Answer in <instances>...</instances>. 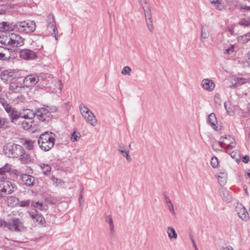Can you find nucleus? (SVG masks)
<instances>
[{"label":"nucleus","instance_id":"f257e3e1","mask_svg":"<svg viewBox=\"0 0 250 250\" xmlns=\"http://www.w3.org/2000/svg\"><path fill=\"white\" fill-rule=\"evenodd\" d=\"M1 29L5 31L16 30L21 33H29L34 32L36 29V23L32 21H22L15 24L10 25L8 23H0Z\"/></svg>","mask_w":250,"mask_h":250},{"label":"nucleus","instance_id":"f03ea898","mask_svg":"<svg viewBox=\"0 0 250 250\" xmlns=\"http://www.w3.org/2000/svg\"><path fill=\"white\" fill-rule=\"evenodd\" d=\"M6 152L13 158H19L22 163L31 161L29 155L25 153L22 147L15 144H8L6 146Z\"/></svg>","mask_w":250,"mask_h":250},{"label":"nucleus","instance_id":"7ed1b4c3","mask_svg":"<svg viewBox=\"0 0 250 250\" xmlns=\"http://www.w3.org/2000/svg\"><path fill=\"white\" fill-rule=\"evenodd\" d=\"M54 135L52 132H45L42 133L39 140L38 144L40 147L44 151L49 150L54 145Z\"/></svg>","mask_w":250,"mask_h":250},{"label":"nucleus","instance_id":"20e7f679","mask_svg":"<svg viewBox=\"0 0 250 250\" xmlns=\"http://www.w3.org/2000/svg\"><path fill=\"white\" fill-rule=\"evenodd\" d=\"M80 110L83 119L90 125L95 126L97 124V120L94 113L84 104H80Z\"/></svg>","mask_w":250,"mask_h":250},{"label":"nucleus","instance_id":"39448f33","mask_svg":"<svg viewBox=\"0 0 250 250\" xmlns=\"http://www.w3.org/2000/svg\"><path fill=\"white\" fill-rule=\"evenodd\" d=\"M18 71L17 70L8 69L0 73V79L4 83H11L18 78Z\"/></svg>","mask_w":250,"mask_h":250},{"label":"nucleus","instance_id":"423d86ee","mask_svg":"<svg viewBox=\"0 0 250 250\" xmlns=\"http://www.w3.org/2000/svg\"><path fill=\"white\" fill-rule=\"evenodd\" d=\"M0 104L4 107L5 111L8 113L12 122L14 123V121L15 120L21 117V112L19 113L17 111L15 108L10 105L4 99H0Z\"/></svg>","mask_w":250,"mask_h":250},{"label":"nucleus","instance_id":"0eeeda50","mask_svg":"<svg viewBox=\"0 0 250 250\" xmlns=\"http://www.w3.org/2000/svg\"><path fill=\"white\" fill-rule=\"evenodd\" d=\"M14 186L13 184L7 181L0 182V198L10 194L14 191Z\"/></svg>","mask_w":250,"mask_h":250},{"label":"nucleus","instance_id":"6e6552de","mask_svg":"<svg viewBox=\"0 0 250 250\" xmlns=\"http://www.w3.org/2000/svg\"><path fill=\"white\" fill-rule=\"evenodd\" d=\"M25 229L23 223L19 218L13 217L10 220L9 230L14 231H23Z\"/></svg>","mask_w":250,"mask_h":250},{"label":"nucleus","instance_id":"1a4fd4ad","mask_svg":"<svg viewBox=\"0 0 250 250\" xmlns=\"http://www.w3.org/2000/svg\"><path fill=\"white\" fill-rule=\"evenodd\" d=\"M36 115L42 121H48L51 119V112L48 107L39 108L36 111Z\"/></svg>","mask_w":250,"mask_h":250},{"label":"nucleus","instance_id":"9d476101","mask_svg":"<svg viewBox=\"0 0 250 250\" xmlns=\"http://www.w3.org/2000/svg\"><path fill=\"white\" fill-rule=\"evenodd\" d=\"M48 87L51 89V91L54 93H61L63 87V84L61 81L57 79H52L50 83H48Z\"/></svg>","mask_w":250,"mask_h":250},{"label":"nucleus","instance_id":"9b49d317","mask_svg":"<svg viewBox=\"0 0 250 250\" xmlns=\"http://www.w3.org/2000/svg\"><path fill=\"white\" fill-rule=\"evenodd\" d=\"M221 139L222 140L219 143L222 147H225V146H227L228 148H230L235 147V143L234 139L230 135L222 136Z\"/></svg>","mask_w":250,"mask_h":250},{"label":"nucleus","instance_id":"f8f14e48","mask_svg":"<svg viewBox=\"0 0 250 250\" xmlns=\"http://www.w3.org/2000/svg\"><path fill=\"white\" fill-rule=\"evenodd\" d=\"M10 45L13 47L21 46L24 44L23 39L20 35L10 33Z\"/></svg>","mask_w":250,"mask_h":250},{"label":"nucleus","instance_id":"ddd939ff","mask_svg":"<svg viewBox=\"0 0 250 250\" xmlns=\"http://www.w3.org/2000/svg\"><path fill=\"white\" fill-rule=\"evenodd\" d=\"M20 56L21 58L25 60H33L37 57L35 52L27 49L21 50L20 52Z\"/></svg>","mask_w":250,"mask_h":250},{"label":"nucleus","instance_id":"4468645a","mask_svg":"<svg viewBox=\"0 0 250 250\" xmlns=\"http://www.w3.org/2000/svg\"><path fill=\"white\" fill-rule=\"evenodd\" d=\"M236 211L239 217L242 220L247 221L249 219V214L246 208L242 205H238L236 207Z\"/></svg>","mask_w":250,"mask_h":250},{"label":"nucleus","instance_id":"2eb2a0df","mask_svg":"<svg viewBox=\"0 0 250 250\" xmlns=\"http://www.w3.org/2000/svg\"><path fill=\"white\" fill-rule=\"evenodd\" d=\"M28 213L31 217L34 222L38 224H43L45 221L43 215L40 213L37 209H35L34 211H28Z\"/></svg>","mask_w":250,"mask_h":250},{"label":"nucleus","instance_id":"dca6fc26","mask_svg":"<svg viewBox=\"0 0 250 250\" xmlns=\"http://www.w3.org/2000/svg\"><path fill=\"white\" fill-rule=\"evenodd\" d=\"M13 50L3 46H0V60L7 61L9 60L12 56Z\"/></svg>","mask_w":250,"mask_h":250},{"label":"nucleus","instance_id":"f3484780","mask_svg":"<svg viewBox=\"0 0 250 250\" xmlns=\"http://www.w3.org/2000/svg\"><path fill=\"white\" fill-rule=\"evenodd\" d=\"M39 81V77L35 75H29L27 76L23 81L25 86L29 87L37 84Z\"/></svg>","mask_w":250,"mask_h":250},{"label":"nucleus","instance_id":"a211bd4d","mask_svg":"<svg viewBox=\"0 0 250 250\" xmlns=\"http://www.w3.org/2000/svg\"><path fill=\"white\" fill-rule=\"evenodd\" d=\"M17 79L10 83L9 89L14 92H20L23 89L22 83L18 82Z\"/></svg>","mask_w":250,"mask_h":250},{"label":"nucleus","instance_id":"6ab92c4d","mask_svg":"<svg viewBox=\"0 0 250 250\" xmlns=\"http://www.w3.org/2000/svg\"><path fill=\"white\" fill-rule=\"evenodd\" d=\"M202 87L208 91H212L215 87L214 83L208 79H203L201 83Z\"/></svg>","mask_w":250,"mask_h":250},{"label":"nucleus","instance_id":"aec40b11","mask_svg":"<svg viewBox=\"0 0 250 250\" xmlns=\"http://www.w3.org/2000/svg\"><path fill=\"white\" fill-rule=\"evenodd\" d=\"M31 206L32 208L37 209V208L41 211H46L48 209L47 204L43 202H39L36 200L31 201Z\"/></svg>","mask_w":250,"mask_h":250},{"label":"nucleus","instance_id":"412c9836","mask_svg":"<svg viewBox=\"0 0 250 250\" xmlns=\"http://www.w3.org/2000/svg\"><path fill=\"white\" fill-rule=\"evenodd\" d=\"M21 179L24 184L29 186L33 185L35 181L34 177L26 174H22Z\"/></svg>","mask_w":250,"mask_h":250},{"label":"nucleus","instance_id":"4be33fe9","mask_svg":"<svg viewBox=\"0 0 250 250\" xmlns=\"http://www.w3.org/2000/svg\"><path fill=\"white\" fill-rule=\"evenodd\" d=\"M247 82L246 79L243 78H235L231 80V85L230 87L235 88L238 87Z\"/></svg>","mask_w":250,"mask_h":250},{"label":"nucleus","instance_id":"5701e85b","mask_svg":"<svg viewBox=\"0 0 250 250\" xmlns=\"http://www.w3.org/2000/svg\"><path fill=\"white\" fill-rule=\"evenodd\" d=\"M47 20H48V25H47V29L51 32L52 30V31H56L58 30L56 25V22L55 21L54 17L52 15H49L47 17Z\"/></svg>","mask_w":250,"mask_h":250},{"label":"nucleus","instance_id":"b1692460","mask_svg":"<svg viewBox=\"0 0 250 250\" xmlns=\"http://www.w3.org/2000/svg\"><path fill=\"white\" fill-rule=\"evenodd\" d=\"M146 21L147 26V27L149 31H152L153 29V25L152 23V18L151 11H149L146 12H144Z\"/></svg>","mask_w":250,"mask_h":250},{"label":"nucleus","instance_id":"393cba45","mask_svg":"<svg viewBox=\"0 0 250 250\" xmlns=\"http://www.w3.org/2000/svg\"><path fill=\"white\" fill-rule=\"evenodd\" d=\"M35 114L36 113L33 110L30 109H24L21 112V117L24 119H32L35 117Z\"/></svg>","mask_w":250,"mask_h":250},{"label":"nucleus","instance_id":"a878e982","mask_svg":"<svg viewBox=\"0 0 250 250\" xmlns=\"http://www.w3.org/2000/svg\"><path fill=\"white\" fill-rule=\"evenodd\" d=\"M10 33H3L0 35V43L4 45H10Z\"/></svg>","mask_w":250,"mask_h":250},{"label":"nucleus","instance_id":"bb28decb","mask_svg":"<svg viewBox=\"0 0 250 250\" xmlns=\"http://www.w3.org/2000/svg\"><path fill=\"white\" fill-rule=\"evenodd\" d=\"M208 123L214 129L217 128V121L215 114L214 113H210L208 117Z\"/></svg>","mask_w":250,"mask_h":250},{"label":"nucleus","instance_id":"cd10ccee","mask_svg":"<svg viewBox=\"0 0 250 250\" xmlns=\"http://www.w3.org/2000/svg\"><path fill=\"white\" fill-rule=\"evenodd\" d=\"M221 195L223 200L226 202H230L232 200V196L230 194L229 190L226 188H222Z\"/></svg>","mask_w":250,"mask_h":250},{"label":"nucleus","instance_id":"c85d7f7f","mask_svg":"<svg viewBox=\"0 0 250 250\" xmlns=\"http://www.w3.org/2000/svg\"><path fill=\"white\" fill-rule=\"evenodd\" d=\"M224 106L229 115L232 116L234 114L235 111V107L234 105H231L230 102L228 101L225 103Z\"/></svg>","mask_w":250,"mask_h":250},{"label":"nucleus","instance_id":"c756f323","mask_svg":"<svg viewBox=\"0 0 250 250\" xmlns=\"http://www.w3.org/2000/svg\"><path fill=\"white\" fill-rule=\"evenodd\" d=\"M167 233L169 239H176L177 238V234L175 229L171 226H169L167 229Z\"/></svg>","mask_w":250,"mask_h":250},{"label":"nucleus","instance_id":"7c9ffc66","mask_svg":"<svg viewBox=\"0 0 250 250\" xmlns=\"http://www.w3.org/2000/svg\"><path fill=\"white\" fill-rule=\"evenodd\" d=\"M209 36V32L208 30L205 27H202L201 29L200 40L202 42H205V40L208 38Z\"/></svg>","mask_w":250,"mask_h":250},{"label":"nucleus","instance_id":"2f4dec72","mask_svg":"<svg viewBox=\"0 0 250 250\" xmlns=\"http://www.w3.org/2000/svg\"><path fill=\"white\" fill-rule=\"evenodd\" d=\"M11 170V165L6 164L2 167L0 168V175H1V178L4 179V175Z\"/></svg>","mask_w":250,"mask_h":250},{"label":"nucleus","instance_id":"473e14b6","mask_svg":"<svg viewBox=\"0 0 250 250\" xmlns=\"http://www.w3.org/2000/svg\"><path fill=\"white\" fill-rule=\"evenodd\" d=\"M144 9V12L151 11V8L149 3L147 0H139Z\"/></svg>","mask_w":250,"mask_h":250},{"label":"nucleus","instance_id":"72a5a7b5","mask_svg":"<svg viewBox=\"0 0 250 250\" xmlns=\"http://www.w3.org/2000/svg\"><path fill=\"white\" fill-rule=\"evenodd\" d=\"M250 40V32L238 37V41L242 43H246Z\"/></svg>","mask_w":250,"mask_h":250},{"label":"nucleus","instance_id":"f704fd0d","mask_svg":"<svg viewBox=\"0 0 250 250\" xmlns=\"http://www.w3.org/2000/svg\"><path fill=\"white\" fill-rule=\"evenodd\" d=\"M123 156L126 158V159L128 162H130L132 161V158L129 155V149L125 150H120L119 151Z\"/></svg>","mask_w":250,"mask_h":250},{"label":"nucleus","instance_id":"c9c22d12","mask_svg":"<svg viewBox=\"0 0 250 250\" xmlns=\"http://www.w3.org/2000/svg\"><path fill=\"white\" fill-rule=\"evenodd\" d=\"M165 199H166V202L168 208L169 210H170V211L171 212L172 214H175V212L174 206H173L170 199L167 196H166Z\"/></svg>","mask_w":250,"mask_h":250},{"label":"nucleus","instance_id":"e433bc0d","mask_svg":"<svg viewBox=\"0 0 250 250\" xmlns=\"http://www.w3.org/2000/svg\"><path fill=\"white\" fill-rule=\"evenodd\" d=\"M40 167L42 170V173L45 175L48 174L51 171V167L48 165L42 164L41 165Z\"/></svg>","mask_w":250,"mask_h":250},{"label":"nucleus","instance_id":"4c0bfd02","mask_svg":"<svg viewBox=\"0 0 250 250\" xmlns=\"http://www.w3.org/2000/svg\"><path fill=\"white\" fill-rule=\"evenodd\" d=\"M214 102L216 107H219L222 104V100L219 94H216L214 96Z\"/></svg>","mask_w":250,"mask_h":250},{"label":"nucleus","instance_id":"58836bf2","mask_svg":"<svg viewBox=\"0 0 250 250\" xmlns=\"http://www.w3.org/2000/svg\"><path fill=\"white\" fill-rule=\"evenodd\" d=\"M227 174L225 171L220 172V175L218 176V181L221 184L224 183L225 182L226 179L227 178Z\"/></svg>","mask_w":250,"mask_h":250},{"label":"nucleus","instance_id":"ea45409f","mask_svg":"<svg viewBox=\"0 0 250 250\" xmlns=\"http://www.w3.org/2000/svg\"><path fill=\"white\" fill-rule=\"evenodd\" d=\"M228 6H229V9H231L236 7L238 4V2L237 0H231L228 2Z\"/></svg>","mask_w":250,"mask_h":250},{"label":"nucleus","instance_id":"a19ab883","mask_svg":"<svg viewBox=\"0 0 250 250\" xmlns=\"http://www.w3.org/2000/svg\"><path fill=\"white\" fill-rule=\"evenodd\" d=\"M234 45H231L228 48L226 49L224 52V54L227 55H231L234 52Z\"/></svg>","mask_w":250,"mask_h":250},{"label":"nucleus","instance_id":"79ce46f5","mask_svg":"<svg viewBox=\"0 0 250 250\" xmlns=\"http://www.w3.org/2000/svg\"><path fill=\"white\" fill-rule=\"evenodd\" d=\"M17 199L14 197H8L7 199V203L8 206H13L14 204H16V201Z\"/></svg>","mask_w":250,"mask_h":250},{"label":"nucleus","instance_id":"37998d69","mask_svg":"<svg viewBox=\"0 0 250 250\" xmlns=\"http://www.w3.org/2000/svg\"><path fill=\"white\" fill-rule=\"evenodd\" d=\"M131 69L128 66H126L124 67L122 71V74L124 75H128L130 76L131 75Z\"/></svg>","mask_w":250,"mask_h":250},{"label":"nucleus","instance_id":"c03bdc74","mask_svg":"<svg viewBox=\"0 0 250 250\" xmlns=\"http://www.w3.org/2000/svg\"><path fill=\"white\" fill-rule=\"evenodd\" d=\"M80 137V134L78 132H76V131H74L71 135V140L74 142L78 140V139Z\"/></svg>","mask_w":250,"mask_h":250},{"label":"nucleus","instance_id":"a18cd8bd","mask_svg":"<svg viewBox=\"0 0 250 250\" xmlns=\"http://www.w3.org/2000/svg\"><path fill=\"white\" fill-rule=\"evenodd\" d=\"M23 144L28 149H31L33 147V142L29 140H24Z\"/></svg>","mask_w":250,"mask_h":250},{"label":"nucleus","instance_id":"49530a36","mask_svg":"<svg viewBox=\"0 0 250 250\" xmlns=\"http://www.w3.org/2000/svg\"><path fill=\"white\" fill-rule=\"evenodd\" d=\"M32 123V122H28L26 121H24L22 123V127L23 128L26 130H28L31 127Z\"/></svg>","mask_w":250,"mask_h":250},{"label":"nucleus","instance_id":"de8ad7c7","mask_svg":"<svg viewBox=\"0 0 250 250\" xmlns=\"http://www.w3.org/2000/svg\"><path fill=\"white\" fill-rule=\"evenodd\" d=\"M210 164L213 167H216L218 165V161L217 158L216 157H212L210 162Z\"/></svg>","mask_w":250,"mask_h":250},{"label":"nucleus","instance_id":"09e8293b","mask_svg":"<svg viewBox=\"0 0 250 250\" xmlns=\"http://www.w3.org/2000/svg\"><path fill=\"white\" fill-rule=\"evenodd\" d=\"M239 6L242 10H245L248 11H250V6H248L245 4L239 3Z\"/></svg>","mask_w":250,"mask_h":250},{"label":"nucleus","instance_id":"8fccbe9b","mask_svg":"<svg viewBox=\"0 0 250 250\" xmlns=\"http://www.w3.org/2000/svg\"><path fill=\"white\" fill-rule=\"evenodd\" d=\"M8 122L5 118H0V128L3 127L7 125Z\"/></svg>","mask_w":250,"mask_h":250},{"label":"nucleus","instance_id":"3c124183","mask_svg":"<svg viewBox=\"0 0 250 250\" xmlns=\"http://www.w3.org/2000/svg\"><path fill=\"white\" fill-rule=\"evenodd\" d=\"M20 206L21 207H28L30 205L29 200L22 201L19 203Z\"/></svg>","mask_w":250,"mask_h":250},{"label":"nucleus","instance_id":"603ef678","mask_svg":"<svg viewBox=\"0 0 250 250\" xmlns=\"http://www.w3.org/2000/svg\"><path fill=\"white\" fill-rule=\"evenodd\" d=\"M246 63L247 65L250 66V51L246 55Z\"/></svg>","mask_w":250,"mask_h":250},{"label":"nucleus","instance_id":"864d4df0","mask_svg":"<svg viewBox=\"0 0 250 250\" xmlns=\"http://www.w3.org/2000/svg\"><path fill=\"white\" fill-rule=\"evenodd\" d=\"M54 184H56V186H58L59 184H60L61 183H62V180L58 179L57 178H55L54 177H52L51 178Z\"/></svg>","mask_w":250,"mask_h":250},{"label":"nucleus","instance_id":"5fc2aeb1","mask_svg":"<svg viewBox=\"0 0 250 250\" xmlns=\"http://www.w3.org/2000/svg\"><path fill=\"white\" fill-rule=\"evenodd\" d=\"M0 224L2 227L7 228L9 229V225H10V221L9 222H6L5 221H0Z\"/></svg>","mask_w":250,"mask_h":250},{"label":"nucleus","instance_id":"6e6d98bb","mask_svg":"<svg viewBox=\"0 0 250 250\" xmlns=\"http://www.w3.org/2000/svg\"><path fill=\"white\" fill-rule=\"evenodd\" d=\"M249 156L248 155H245L243 156L242 160L245 164H247L249 162Z\"/></svg>","mask_w":250,"mask_h":250},{"label":"nucleus","instance_id":"4d7b16f0","mask_svg":"<svg viewBox=\"0 0 250 250\" xmlns=\"http://www.w3.org/2000/svg\"><path fill=\"white\" fill-rule=\"evenodd\" d=\"M106 221L108 223L109 225L113 224V220L111 216H108L106 217Z\"/></svg>","mask_w":250,"mask_h":250},{"label":"nucleus","instance_id":"13d9d810","mask_svg":"<svg viewBox=\"0 0 250 250\" xmlns=\"http://www.w3.org/2000/svg\"><path fill=\"white\" fill-rule=\"evenodd\" d=\"M239 24L241 25H243V26H248L249 25V22L246 21H241L240 22H239Z\"/></svg>","mask_w":250,"mask_h":250},{"label":"nucleus","instance_id":"bf43d9fd","mask_svg":"<svg viewBox=\"0 0 250 250\" xmlns=\"http://www.w3.org/2000/svg\"><path fill=\"white\" fill-rule=\"evenodd\" d=\"M126 149L125 147V146L123 145V144H121V145H119L118 146V151H120V150H125Z\"/></svg>","mask_w":250,"mask_h":250},{"label":"nucleus","instance_id":"052dcab7","mask_svg":"<svg viewBox=\"0 0 250 250\" xmlns=\"http://www.w3.org/2000/svg\"><path fill=\"white\" fill-rule=\"evenodd\" d=\"M110 233L111 234H114V225L113 224H110Z\"/></svg>","mask_w":250,"mask_h":250},{"label":"nucleus","instance_id":"680f3d73","mask_svg":"<svg viewBox=\"0 0 250 250\" xmlns=\"http://www.w3.org/2000/svg\"><path fill=\"white\" fill-rule=\"evenodd\" d=\"M217 9H218L219 10H221L223 8V5L220 2V1L218 2V3H217Z\"/></svg>","mask_w":250,"mask_h":250},{"label":"nucleus","instance_id":"e2e57ef3","mask_svg":"<svg viewBox=\"0 0 250 250\" xmlns=\"http://www.w3.org/2000/svg\"><path fill=\"white\" fill-rule=\"evenodd\" d=\"M52 34H54V37L55 38V40L56 41H58V30H57L56 31H53Z\"/></svg>","mask_w":250,"mask_h":250},{"label":"nucleus","instance_id":"0e129e2a","mask_svg":"<svg viewBox=\"0 0 250 250\" xmlns=\"http://www.w3.org/2000/svg\"><path fill=\"white\" fill-rule=\"evenodd\" d=\"M233 30H234V27L233 26H230V27H228L229 32L230 33L231 35H233Z\"/></svg>","mask_w":250,"mask_h":250},{"label":"nucleus","instance_id":"69168bd1","mask_svg":"<svg viewBox=\"0 0 250 250\" xmlns=\"http://www.w3.org/2000/svg\"><path fill=\"white\" fill-rule=\"evenodd\" d=\"M83 194L80 193V196H79V203H80V205H82L83 203V201L82 200V199L83 198Z\"/></svg>","mask_w":250,"mask_h":250},{"label":"nucleus","instance_id":"338daca9","mask_svg":"<svg viewBox=\"0 0 250 250\" xmlns=\"http://www.w3.org/2000/svg\"><path fill=\"white\" fill-rule=\"evenodd\" d=\"M222 250H233V249L231 246H227L222 248Z\"/></svg>","mask_w":250,"mask_h":250},{"label":"nucleus","instance_id":"774afa93","mask_svg":"<svg viewBox=\"0 0 250 250\" xmlns=\"http://www.w3.org/2000/svg\"><path fill=\"white\" fill-rule=\"evenodd\" d=\"M209 1L211 3L214 4L217 3L218 2H219V0H209Z\"/></svg>","mask_w":250,"mask_h":250}]
</instances>
